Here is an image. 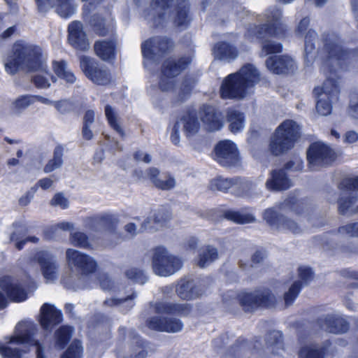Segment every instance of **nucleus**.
Masks as SVG:
<instances>
[{
	"mask_svg": "<svg viewBox=\"0 0 358 358\" xmlns=\"http://www.w3.org/2000/svg\"><path fill=\"white\" fill-rule=\"evenodd\" d=\"M322 43L319 57L322 60L321 70L327 76V80L322 87H315L313 93L317 99V113L326 116L331 112V102L338 99V71L344 68L345 60L349 58L350 53L343 49L339 38L334 33L323 34Z\"/></svg>",
	"mask_w": 358,
	"mask_h": 358,
	"instance_id": "obj_1",
	"label": "nucleus"
},
{
	"mask_svg": "<svg viewBox=\"0 0 358 358\" xmlns=\"http://www.w3.org/2000/svg\"><path fill=\"white\" fill-rule=\"evenodd\" d=\"M13 52L4 61L5 70L8 73L13 75L20 69L27 71H40L41 73L33 77L32 81L36 87L41 89L50 87V81L56 82V78L47 71L40 47L16 43Z\"/></svg>",
	"mask_w": 358,
	"mask_h": 358,
	"instance_id": "obj_2",
	"label": "nucleus"
},
{
	"mask_svg": "<svg viewBox=\"0 0 358 358\" xmlns=\"http://www.w3.org/2000/svg\"><path fill=\"white\" fill-rule=\"evenodd\" d=\"M66 260L69 268L75 273L62 278L64 286L73 291L89 287L90 275L96 270V260L89 255L72 248L66 250Z\"/></svg>",
	"mask_w": 358,
	"mask_h": 358,
	"instance_id": "obj_3",
	"label": "nucleus"
},
{
	"mask_svg": "<svg viewBox=\"0 0 358 358\" xmlns=\"http://www.w3.org/2000/svg\"><path fill=\"white\" fill-rule=\"evenodd\" d=\"M259 80L260 74L257 69L252 64H247L223 80L220 96L222 99H243Z\"/></svg>",
	"mask_w": 358,
	"mask_h": 358,
	"instance_id": "obj_4",
	"label": "nucleus"
},
{
	"mask_svg": "<svg viewBox=\"0 0 358 358\" xmlns=\"http://www.w3.org/2000/svg\"><path fill=\"white\" fill-rule=\"evenodd\" d=\"M300 135V127L294 121L285 120L271 136L269 150L275 156L283 154L294 148Z\"/></svg>",
	"mask_w": 358,
	"mask_h": 358,
	"instance_id": "obj_5",
	"label": "nucleus"
},
{
	"mask_svg": "<svg viewBox=\"0 0 358 358\" xmlns=\"http://www.w3.org/2000/svg\"><path fill=\"white\" fill-rule=\"evenodd\" d=\"M172 46V42L166 38L153 37L144 41L141 45V50L145 68L149 71L154 70Z\"/></svg>",
	"mask_w": 358,
	"mask_h": 358,
	"instance_id": "obj_6",
	"label": "nucleus"
},
{
	"mask_svg": "<svg viewBox=\"0 0 358 358\" xmlns=\"http://www.w3.org/2000/svg\"><path fill=\"white\" fill-rule=\"evenodd\" d=\"M281 16L282 12L280 9L277 8L268 9L266 13V24L261 26L250 25L246 33L247 37L250 40L255 38L264 39L268 36L278 35L283 30L280 21Z\"/></svg>",
	"mask_w": 358,
	"mask_h": 358,
	"instance_id": "obj_7",
	"label": "nucleus"
},
{
	"mask_svg": "<svg viewBox=\"0 0 358 358\" xmlns=\"http://www.w3.org/2000/svg\"><path fill=\"white\" fill-rule=\"evenodd\" d=\"M152 264L156 275L167 277L178 271L182 266V262L165 248L157 247L153 251Z\"/></svg>",
	"mask_w": 358,
	"mask_h": 358,
	"instance_id": "obj_8",
	"label": "nucleus"
},
{
	"mask_svg": "<svg viewBox=\"0 0 358 358\" xmlns=\"http://www.w3.org/2000/svg\"><path fill=\"white\" fill-rule=\"evenodd\" d=\"M119 220L117 217L108 213H102L86 217L84 220V226L86 229L92 231H100L106 229L108 231V237L114 241V244L121 243L124 237L117 231Z\"/></svg>",
	"mask_w": 358,
	"mask_h": 358,
	"instance_id": "obj_9",
	"label": "nucleus"
},
{
	"mask_svg": "<svg viewBox=\"0 0 358 358\" xmlns=\"http://www.w3.org/2000/svg\"><path fill=\"white\" fill-rule=\"evenodd\" d=\"M189 57H183L176 60L170 59L166 60L162 70V76L159 83V87L162 91H169L174 86L173 78L180 73L191 63Z\"/></svg>",
	"mask_w": 358,
	"mask_h": 358,
	"instance_id": "obj_10",
	"label": "nucleus"
},
{
	"mask_svg": "<svg viewBox=\"0 0 358 358\" xmlns=\"http://www.w3.org/2000/svg\"><path fill=\"white\" fill-rule=\"evenodd\" d=\"M30 264H38L47 282L55 281L59 276V264L56 257L46 250H37L30 257Z\"/></svg>",
	"mask_w": 358,
	"mask_h": 358,
	"instance_id": "obj_11",
	"label": "nucleus"
},
{
	"mask_svg": "<svg viewBox=\"0 0 358 358\" xmlns=\"http://www.w3.org/2000/svg\"><path fill=\"white\" fill-rule=\"evenodd\" d=\"M307 159L310 169L313 171L331 164L336 159L334 151L322 142L310 145L307 151Z\"/></svg>",
	"mask_w": 358,
	"mask_h": 358,
	"instance_id": "obj_12",
	"label": "nucleus"
},
{
	"mask_svg": "<svg viewBox=\"0 0 358 358\" xmlns=\"http://www.w3.org/2000/svg\"><path fill=\"white\" fill-rule=\"evenodd\" d=\"M240 305L245 311H253L259 306L270 307L275 303V297L268 289L254 292H241L238 295Z\"/></svg>",
	"mask_w": 358,
	"mask_h": 358,
	"instance_id": "obj_13",
	"label": "nucleus"
},
{
	"mask_svg": "<svg viewBox=\"0 0 358 358\" xmlns=\"http://www.w3.org/2000/svg\"><path fill=\"white\" fill-rule=\"evenodd\" d=\"M34 329V325L30 322H19L15 327V335L10 338L9 343L34 346L36 358H46L43 346L33 337Z\"/></svg>",
	"mask_w": 358,
	"mask_h": 358,
	"instance_id": "obj_14",
	"label": "nucleus"
},
{
	"mask_svg": "<svg viewBox=\"0 0 358 358\" xmlns=\"http://www.w3.org/2000/svg\"><path fill=\"white\" fill-rule=\"evenodd\" d=\"M215 159L222 166L236 167L241 164L236 145L229 140L220 141L215 148Z\"/></svg>",
	"mask_w": 358,
	"mask_h": 358,
	"instance_id": "obj_15",
	"label": "nucleus"
},
{
	"mask_svg": "<svg viewBox=\"0 0 358 358\" xmlns=\"http://www.w3.org/2000/svg\"><path fill=\"white\" fill-rule=\"evenodd\" d=\"M80 63L85 76L93 83L98 85H107L110 82V73L106 67L86 56L80 57Z\"/></svg>",
	"mask_w": 358,
	"mask_h": 358,
	"instance_id": "obj_16",
	"label": "nucleus"
},
{
	"mask_svg": "<svg viewBox=\"0 0 358 358\" xmlns=\"http://www.w3.org/2000/svg\"><path fill=\"white\" fill-rule=\"evenodd\" d=\"M264 220L273 229L282 232L299 234L302 231L301 227L294 220L279 215L273 208L265 210Z\"/></svg>",
	"mask_w": 358,
	"mask_h": 358,
	"instance_id": "obj_17",
	"label": "nucleus"
},
{
	"mask_svg": "<svg viewBox=\"0 0 358 358\" xmlns=\"http://www.w3.org/2000/svg\"><path fill=\"white\" fill-rule=\"evenodd\" d=\"M309 25V17H303L300 20L296 27V34L301 36L304 35L305 59L307 62L311 63L314 58L313 52L315 48L314 41L316 40L317 34L315 30L312 29H308Z\"/></svg>",
	"mask_w": 358,
	"mask_h": 358,
	"instance_id": "obj_18",
	"label": "nucleus"
},
{
	"mask_svg": "<svg viewBox=\"0 0 358 358\" xmlns=\"http://www.w3.org/2000/svg\"><path fill=\"white\" fill-rule=\"evenodd\" d=\"M300 280H295L289 287L288 291L285 293L284 299L286 306L292 304L297 297L302 287L307 285L313 279V274L311 269L306 266H300L298 268Z\"/></svg>",
	"mask_w": 358,
	"mask_h": 358,
	"instance_id": "obj_19",
	"label": "nucleus"
},
{
	"mask_svg": "<svg viewBox=\"0 0 358 358\" xmlns=\"http://www.w3.org/2000/svg\"><path fill=\"white\" fill-rule=\"evenodd\" d=\"M40 12H46L50 8L55 7L57 13L62 17L72 16L76 9L74 0H36Z\"/></svg>",
	"mask_w": 358,
	"mask_h": 358,
	"instance_id": "obj_20",
	"label": "nucleus"
},
{
	"mask_svg": "<svg viewBox=\"0 0 358 358\" xmlns=\"http://www.w3.org/2000/svg\"><path fill=\"white\" fill-rule=\"evenodd\" d=\"M0 287L15 302H21L27 298V292L21 282L12 276L5 275L0 278Z\"/></svg>",
	"mask_w": 358,
	"mask_h": 358,
	"instance_id": "obj_21",
	"label": "nucleus"
},
{
	"mask_svg": "<svg viewBox=\"0 0 358 358\" xmlns=\"http://www.w3.org/2000/svg\"><path fill=\"white\" fill-rule=\"evenodd\" d=\"M148 327L155 331L177 333L182 329L183 324L177 318L155 316L148 321Z\"/></svg>",
	"mask_w": 358,
	"mask_h": 358,
	"instance_id": "obj_22",
	"label": "nucleus"
},
{
	"mask_svg": "<svg viewBox=\"0 0 358 358\" xmlns=\"http://www.w3.org/2000/svg\"><path fill=\"white\" fill-rule=\"evenodd\" d=\"M171 219V213L170 211L162 207L155 210L152 215L148 217L141 223V229L143 231H155L161 228L166 226L167 223Z\"/></svg>",
	"mask_w": 358,
	"mask_h": 358,
	"instance_id": "obj_23",
	"label": "nucleus"
},
{
	"mask_svg": "<svg viewBox=\"0 0 358 358\" xmlns=\"http://www.w3.org/2000/svg\"><path fill=\"white\" fill-rule=\"evenodd\" d=\"M69 41L76 49L85 51L90 48V43L85 33L83 31V24L78 21L72 22L68 27Z\"/></svg>",
	"mask_w": 358,
	"mask_h": 358,
	"instance_id": "obj_24",
	"label": "nucleus"
},
{
	"mask_svg": "<svg viewBox=\"0 0 358 358\" xmlns=\"http://www.w3.org/2000/svg\"><path fill=\"white\" fill-rule=\"evenodd\" d=\"M266 68L273 73L282 74L295 69L294 59L288 55L271 56L266 60Z\"/></svg>",
	"mask_w": 358,
	"mask_h": 358,
	"instance_id": "obj_25",
	"label": "nucleus"
},
{
	"mask_svg": "<svg viewBox=\"0 0 358 358\" xmlns=\"http://www.w3.org/2000/svg\"><path fill=\"white\" fill-rule=\"evenodd\" d=\"M200 117L206 129L210 131H217L224 125L222 113L213 106H203L200 111Z\"/></svg>",
	"mask_w": 358,
	"mask_h": 358,
	"instance_id": "obj_26",
	"label": "nucleus"
},
{
	"mask_svg": "<svg viewBox=\"0 0 358 358\" xmlns=\"http://www.w3.org/2000/svg\"><path fill=\"white\" fill-rule=\"evenodd\" d=\"M338 234L346 235L352 238H358V222L348 223L340 227L337 234H326L322 240V246L324 250H327L336 248V244L335 241L337 239Z\"/></svg>",
	"mask_w": 358,
	"mask_h": 358,
	"instance_id": "obj_27",
	"label": "nucleus"
},
{
	"mask_svg": "<svg viewBox=\"0 0 358 358\" xmlns=\"http://www.w3.org/2000/svg\"><path fill=\"white\" fill-rule=\"evenodd\" d=\"M318 322L322 329L333 334H343L349 329L348 322L338 315H327Z\"/></svg>",
	"mask_w": 358,
	"mask_h": 358,
	"instance_id": "obj_28",
	"label": "nucleus"
},
{
	"mask_svg": "<svg viewBox=\"0 0 358 358\" xmlns=\"http://www.w3.org/2000/svg\"><path fill=\"white\" fill-rule=\"evenodd\" d=\"M93 8V2L85 5L83 8L84 17L89 21L90 24L93 27L94 31L100 36H106L113 31V24L111 22H106L105 20L99 15H93L88 19L90 10Z\"/></svg>",
	"mask_w": 358,
	"mask_h": 358,
	"instance_id": "obj_29",
	"label": "nucleus"
},
{
	"mask_svg": "<svg viewBox=\"0 0 358 358\" xmlns=\"http://www.w3.org/2000/svg\"><path fill=\"white\" fill-rule=\"evenodd\" d=\"M62 313L53 306L45 303L41 308V324L45 330H49L53 326L62 322Z\"/></svg>",
	"mask_w": 358,
	"mask_h": 358,
	"instance_id": "obj_30",
	"label": "nucleus"
},
{
	"mask_svg": "<svg viewBox=\"0 0 358 358\" xmlns=\"http://www.w3.org/2000/svg\"><path fill=\"white\" fill-rule=\"evenodd\" d=\"M178 296L185 300L194 299L201 294L200 289L196 286L194 280L181 279L176 287Z\"/></svg>",
	"mask_w": 358,
	"mask_h": 358,
	"instance_id": "obj_31",
	"label": "nucleus"
},
{
	"mask_svg": "<svg viewBox=\"0 0 358 358\" xmlns=\"http://www.w3.org/2000/svg\"><path fill=\"white\" fill-rule=\"evenodd\" d=\"M15 231L11 234L10 240V241L15 242V248L20 250L24 248V245L27 242L37 243L38 238L36 236H29L26 238H22L24 235L27 232L26 226L21 222H15L13 224Z\"/></svg>",
	"mask_w": 358,
	"mask_h": 358,
	"instance_id": "obj_32",
	"label": "nucleus"
},
{
	"mask_svg": "<svg viewBox=\"0 0 358 358\" xmlns=\"http://www.w3.org/2000/svg\"><path fill=\"white\" fill-rule=\"evenodd\" d=\"M176 123L180 124V127L182 128L184 133L187 137L196 134L200 127V123L194 110L189 111L184 115Z\"/></svg>",
	"mask_w": 358,
	"mask_h": 358,
	"instance_id": "obj_33",
	"label": "nucleus"
},
{
	"mask_svg": "<svg viewBox=\"0 0 358 358\" xmlns=\"http://www.w3.org/2000/svg\"><path fill=\"white\" fill-rule=\"evenodd\" d=\"M290 186V180L286 176L284 169L272 171L271 178L266 182V188L271 190H284Z\"/></svg>",
	"mask_w": 358,
	"mask_h": 358,
	"instance_id": "obj_34",
	"label": "nucleus"
},
{
	"mask_svg": "<svg viewBox=\"0 0 358 358\" xmlns=\"http://www.w3.org/2000/svg\"><path fill=\"white\" fill-rule=\"evenodd\" d=\"M190 309V306L187 303L178 304L159 302L155 306V312L158 314H178L186 315L189 313Z\"/></svg>",
	"mask_w": 358,
	"mask_h": 358,
	"instance_id": "obj_35",
	"label": "nucleus"
},
{
	"mask_svg": "<svg viewBox=\"0 0 358 358\" xmlns=\"http://www.w3.org/2000/svg\"><path fill=\"white\" fill-rule=\"evenodd\" d=\"M213 54L215 59L229 62L236 58L238 51L236 48L225 42H220L213 48Z\"/></svg>",
	"mask_w": 358,
	"mask_h": 358,
	"instance_id": "obj_36",
	"label": "nucleus"
},
{
	"mask_svg": "<svg viewBox=\"0 0 358 358\" xmlns=\"http://www.w3.org/2000/svg\"><path fill=\"white\" fill-rule=\"evenodd\" d=\"M148 176L154 185L163 190H169L175 187L176 181L170 176H159V171L156 168H150L148 170Z\"/></svg>",
	"mask_w": 358,
	"mask_h": 358,
	"instance_id": "obj_37",
	"label": "nucleus"
},
{
	"mask_svg": "<svg viewBox=\"0 0 358 358\" xmlns=\"http://www.w3.org/2000/svg\"><path fill=\"white\" fill-rule=\"evenodd\" d=\"M96 55L104 61H110L115 58V42L113 40H102L94 44Z\"/></svg>",
	"mask_w": 358,
	"mask_h": 358,
	"instance_id": "obj_38",
	"label": "nucleus"
},
{
	"mask_svg": "<svg viewBox=\"0 0 358 358\" xmlns=\"http://www.w3.org/2000/svg\"><path fill=\"white\" fill-rule=\"evenodd\" d=\"M227 121L229 123V129L233 133L242 131L245 126L244 114L235 109H229L227 111Z\"/></svg>",
	"mask_w": 358,
	"mask_h": 358,
	"instance_id": "obj_39",
	"label": "nucleus"
},
{
	"mask_svg": "<svg viewBox=\"0 0 358 358\" xmlns=\"http://www.w3.org/2000/svg\"><path fill=\"white\" fill-rule=\"evenodd\" d=\"M217 258V250L211 245H206L202 248L199 252L197 265L200 268H205Z\"/></svg>",
	"mask_w": 358,
	"mask_h": 358,
	"instance_id": "obj_40",
	"label": "nucleus"
},
{
	"mask_svg": "<svg viewBox=\"0 0 358 358\" xmlns=\"http://www.w3.org/2000/svg\"><path fill=\"white\" fill-rule=\"evenodd\" d=\"M64 150L62 145H57L53 151V157L50 159L43 168L45 173H50L56 169L61 168L63 165Z\"/></svg>",
	"mask_w": 358,
	"mask_h": 358,
	"instance_id": "obj_41",
	"label": "nucleus"
},
{
	"mask_svg": "<svg viewBox=\"0 0 358 358\" xmlns=\"http://www.w3.org/2000/svg\"><path fill=\"white\" fill-rule=\"evenodd\" d=\"M52 67L56 75L59 78L65 80L66 83L72 84L75 83L76 78L71 70L69 69L65 61L53 62Z\"/></svg>",
	"mask_w": 358,
	"mask_h": 358,
	"instance_id": "obj_42",
	"label": "nucleus"
},
{
	"mask_svg": "<svg viewBox=\"0 0 358 358\" xmlns=\"http://www.w3.org/2000/svg\"><path fill=\"white\" fill-rule=\"evenodd\" d=\"M236 186V178H224L222 177H217L212 180L210 182V189L212 190H218L222 192H227L231 189L234 194Z\"/></svg>",
	"mask_w": 358,
	"mask_h": 358,
	"instance_id": "obj_43",
	"label": "nucleus"
},
{
	"mask_svg": "<svg viewBox=\"0 0 358 358\" xmlns=\"http://www.w3.org/2000/svg\"><path fill=\"white\" fill-rule=\"evenodd\" d=\"M69 241L75 247L86 250L92 248L88 236L80 231H71L70 233Z\"/></svg>",
	"mask_w": 358,
	"mask_h": 358,
	"instance_id": "obj_44",
	"label": "nucleus"
},
{
	"mask_svg": "<svg viewBox=\"0 0 358 358\" xmlns=\"http://www.w3.org/2000/svg\"><path fill=\"white\" fill-rule=\"evenodd\" d=\"M105 115L110 127L123 137L124 131L121 127L118 115L110 105H106L105 107Z\"/></svg>",
	"mask_w": 358,
	"mask_h": 358,
	"instance_id": "obj_45",
	"label": "nucleus"
},
{
	"mask_svg": "<svg viewBox=\"0 0 358 358\" xmlns=\"http://www.w3.org/2000/svg\"><path fill=\"white\" fill-rule=\"evenodd\" d=\"M257 185L249 179L236 178L234 194L237 195H248L256 189Z\"/></svg>",
	"mask_w": 358,
	"mask_h": 358,
	"instance_id": "obj_46",
	"label": "nucleus"
},
{
	"mask_svg": "<svg viewBox=\"0 0 358 358\" xmlns=\"http://www.w3.org/2000/svg\"><path fill=\"white\" fill-rule=\"evenodd\" d=\"M224 215L227 220L238 224H247L255 221V217L250 213H243L232 210H226Z\"/></svg>",
	"mask_w": 358,
	"mask_h": 358,
	"instance_id": "obj_47",
	"label": "nucleus"
},
{
	"mask_svg": "<svg viewBox=\"0 0 358 358\" xmlns=\"http://www.w3.org/2000/svg\"><path fill=\"white\" fill-rule=\"evenodd\" d=\"M357 199L358 196L352 195L351 193L347 198H344L343 196L339 198L338 201L339 213L342 215L347 213L353 214L352 210H355V208L352 206L357 202Z\"/></svg>",
	"mask_w": 358,
	"mask_h": 358,
	"instance_id": "obj_48",
	"label": "nucleus"
},
{
	"mask_svg": "<svg viewBox=\"0 0 358 358\" xmlns=\"http://www.w3.org/2000/svg\"><path fill=\"white\" fill-rule=\"evenodd\" d=\"M72 331L71 327L63 326L55 332L57 348L62 349L65 347L71 336Z\"/></svg>",
	"mask_w": 358,
	"mask_h": 358,
	"instance_id": "obj_49",
	"label": "nucleus"
},
{
	"mask_svg": "<svg viewBox=\"0 0 358 358\" xmlns=\"http://www.w3.org/2000/svg\"><path fill=\"white\" fill-rule=\"evenodd\" d=\"M134 345L129 358H145L148 352L144 345L143 341L138 336H134L132 341Z\"/></svg>",
	"mask_w": 358,
	"mask_h": 358,
	"instance_id": "obj_50",
	"label": "nucleus"
},
{
	"mask_svg": "<svg viewBox=\"0 0 358 358\" xmlns=\"http://www.w3.org/2000/svg\"><path fill=\"white\" fill-rule=\"evenodd\" d=\"M282 50L281 43L273 40H265L262 45L260 57H266L270 54L280 53Z\"/></svg>",
	"mask_w": 358,
	"mask_h": 358,
	"instance_id": "obj_51",
	"label": "nucleus"
},
{
	"mask_svg": "<svg viewBox=\"0 0 358 358\" xmlns=\"http://www.w3.org/2000/svg\"><path fill=\"white\" fill-rule=\"evenodd\" d=\"M33 95H22L17 98L13 103V109L16 113H21L34 103Z\"/></svg>",
	"mask_w": 358,
	"mask_h": 358,
	"instance_id": "obj_52",
	"label": "nucleus"
},
{
	"mask_svg": "<svg viewBox=\"0 0 358 358\" xmlns=\"http://www.w3.org/2000/svg\"><path fill=\"white\" fill-rule=\"evenodd\" d=\"M266 344L269 347L274 348L273 353H277L275 350L282 348V335L279 331H272L268 334L266 338Z\"/></svg>",
	"mask_w": 358,
	"mask_h": 358,
	"instance_id": "obj_53",
	"label": "nucleus"
},
{
	"mask_svg": "<svg viewBox=\"0 0 358 358\" xmlns=\"http://www.w3.org/2000/svg\"><path fill=\"white\" fill-rule=\"evenodd\" d=\"M125 275L127 278L133 281L134 282L144 284L147 280L148 278L144 272L137 268H129L125 271Z\"/></svg>",
	"mask_w": 358,
	"mask_h": 358,
	"instance_id": "obj_54",
	"label": "nucleus"
},
{
	"mask_svg": "<svg viewBox=\"0 0 358 358\" xmlns=\"http://www.w3.org/2000/svg\"><path fill=\"white\" fill-rule=\"evenodd\" d=\"M299 357V358H324V352L322 349L306 346L300 350Z\"/></svg>",
	"mask_w": 358,
	"mask_h": 358,
	"instance_id": "obj_55",
	"label": "nucleus"
},
{
	"mask_svg": "<svg viewBox=\"0 0 358 358\" xmlns=\"http://www.w3.org/2000/svg\"><path fill=\"white\" fill-rule=\"evenodd\" d=\"M283 208H288L294 211L296 214H302L303 209L306 208V203L302 201H297L295 197L287 199L282 203Z\"/></svg>",
	"mask_w": 358,
	"mask_h": 358,
	"instance_id": "obj_56",
	"label": "nucleus"
},
{
	"mask_svg": "<svg viewBox=\"0 0 358 358\" xmlns=\"http://www.w3.org/2000/svg\"><path fill=\"white\" fill-rule=\"evenodd\" d=\"M83 350L81 343L79 341H75L70 345L61 358H81Z\"/></svg>",
	"mask_w": 358,
	"mask_h": 358,
	"instance_id": "obj_57",
	"label": "nucleus"
},
{
	"mask_svg": "<svg viewBox=\"0 0 358 358\" xmlns=\"http://www.w3.org/2000/svg\"><path fill=\"white\" fill-rule=\"evenodd\" d=\"M136 297V294H132L131 296H129L126 298L121 299H108L104 301V305L108 306H121L123 303H127V306L129 309L131 308L134 306L133 299Z\"/></svg>",
	"mask_w": 358,
	"mask_h": 358,
	"instance_id": "obj_58",
	"label": "nucleus"
},
{
	"mask_svg": "<svg viewBox=\"0 0 358 358\" xmlns=\"http://www.w3.org/2000/svg\"><path fill=\"white\" fill-rule=\"evenodd\" d=\"M22 350L5 346L0 342V354L4 358H20Z\"/></svg>",
	"mask_w": 358,
	"mask_h": 358,
	"instance_id": "obj_59",
	"label": "nucleus"
},
{
	"mask_svg": "<svg viewBox=\"0 0 358 358\" xmlns=\"http://www.w3.org/2000/svg\"><path fill=\"white\" fill-rule=\"evenodd\" d=\"M53 106L62 115L68 114L73 110V103L67 99L54 101Z\"/></svg>",
	"mask_w": 358,
	"mask_h": 358,
	"instance_id": "obj_60",
	"label": "nucleus"
},
{
	"mask_svg": "<svg viewBox=\"0 0 358 358\" xmlns=\"http://www.w3.org/2000/svg\"><path fill=\"white\" fill-rule=\"evenodd\" d=\"M338 188L343 192L358 190V176L355 178H345L340 183Z\"/></svg>",
	"mask_w": 358,
	"mask_h": 358,
	"instance_id": "obj_61",
	"label": "nucleus"
},
{
	"mask_svg": "<svg viewBox=\"0 0 358 358\" xmlns=\"http://www.w3.org/2000/svg\"><path fill=\"white\" fill-rule=\"evenodd\" d=\"M348 113L350 117L358 120V95L356 94H351Z\"/></svg>",
	"mask_w": 358,
	"mask_h": 358,
	"instance_id": "obj_62",
	"label": "nucleus"
},
{
	"mask_svg": "<svg viewBox=\"0 0 358 358\" xmlns=\"http://www.w3.org/2000/svg\"><path fill=\"white\" fill-rule=\"evenodd\" d=\"M50 205L65 209L69 206V201L62 193H57L51 199Z\"/></svg>",
	"mask_w": 358,
	"mask_h": 358,
	"instance_id": "obj_63",
	"label": "nucleus"
},
{
	"mask_svg": "<svg viewBox=\"0 0 358 358\" xmlns=\"http://www.w3.org/2000/svg\"><path fill=\"white\" fill-rule=\"evenodd\" d=\"M99 281L101 287L103 290L111 291L115 289L113 282L110 280L106 274H100L99 277Z\"/></svg>",
	"mask_w": 358,
	"mask_h": 358,
	"instance_id": "obj_64",
	"label": "nucleus"
}]
</instances>
